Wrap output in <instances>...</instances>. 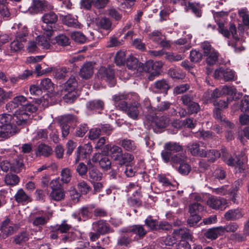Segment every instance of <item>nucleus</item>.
Listing matches in <instances>:
<instances>
[{
	"label": "nucleus",
	"instance_id": "1",
	"mask_svg": "<svg viewBox=\"0 0 249 249\" xmlns=\"http://www.w3.org/2000/svg\"><path fill=\"white\" fill-rule=\"evenodd\" d=\"M41 20V28L44 34L49 37L52 36L54 31V24L58 20L57 15L54 12L50 11L43 15Z\"/></svg>",
	"mask_w": 249,
	"mask_h": 249
},
{
	"label": "nucleus",
	"instance_id": "2",
	"mask_svg": "<svg viewBox=\"0 0 249 249\" xmlns=\"http://www.w3.org/2000/svg\"><path fill=\"white\" fill-rule=\"evenodd\" d=\"M163 65V63L160 61L154 62L153 60H150L144 64H139V69L140 70L142 68L143 71L150 73L148 79L151 81L153 80L155 77L160 74Z\"/></svg>",
	"mask_w": 249,
	"mask_h": 249
},
{
	"label": "nucleus",
	"instance_id": "3",
	"mask_svg": "<svg viewBox=\"0 0 249 249\" xmlns=\"http://www.w3.org/2000/svg\"><path fill=\"white\" fill-rule=\"evenodd\" d=\"M51 192L49 195V198L55 201L63 200L65 198L66 191L63 184L60 182L59 178L53 179L50 182Z\"/></svg>",
	"mask_w": 249,
	"mask_h": 249
},
{
	"label": "nucleus",
	"instance_id": "4",
	"mask_svg": "<svg viewBox=\"0 0 249 249\" xmlns=\"http://www.w3.org/2000/svg\"><path fill=\"white\" fill-rule=\"evenodd\" d=\"M28 35V32L27 27H23L18 29L15 40L11 43L10 45L12 53L18 52L23 48V43L27 41L26 37Z\"/></svg>",
	"mask_w": 249,
	"mask_h": 249
},
{
	"label": "nucleus",
	"instance_id": "5",
	"mask_svg": "<svg viewBox=\"0 0 249 249\" xmlns=\"http://www.w3.org/2000/svg\"><path fill=\"white\" fill-rule=\"evenodd\" d=\"M183 151V147L179 143L170 142L165 143L164 150L161 153V156L165 163L170 161L172 153H177Z\"/></svg>",
	"mask_w": 249,
	"mask_h": 249
},
{
	"label": "nucleus",
	"instance_id": "6",
	"mask_svg": "<svg viewBox=\"0 0 249 249\" xmlns=\"http://www.w3.org/2000/svg\"><path fill=\"white\" fill-rule=\"evenodd\" d=\"M214 77L218 80H223L225 82L235 81L237 78L236 72L230 68L220 67L215 70Z\"/></svg>",
	"mask_w": 249,
	"mask_h": 249
},
{
	"label": "nucleus",
	"instance_id": "7",
	"mask_svg": "<svg viewBox=\"0 0 249 249\" xmlns=\"http://www.w3.org/2000/svg\"><path fill=\"white\" fill-rule=\"evenodd\" d=\"M30 220H32V224L34 226L41 228L46 224L49 218L44 215V212L42 210L37 209L34 210L30 215Z\"/></svg>",
	"mask_w": 249,
	"mask_h": 249
},
{
	"label": "nucleus",
	"instance_id": "8",
	"mask_svg": "<svg viewBox=\"0 0 249 249\" xmlns=\"http://www.w3.org/2000/svg\"><path fill=\"white\" fill-rule=\"evenodd\" d=\"M206 203L210 208L214 210H224L227 206L226 199L213 196L209 197Z\"/></svg>",
	"mask_w": 249,
	"mask_h": 249
},
{
	"label": "nucleus",
	"instance_id": "9",
	"mask_svg": "<svg viewBox=\"0 0 249 249\" xmlns=\"http://www.w3.org/2000/svg\"><path fill=\"white\" fill-rule=\"evenodd\" d=\"M130 95L125 92H119L113 95L112 100L115 106L120 110L127 109V103L126 102L129 99Z\"/></svg>",
	"mask_w": 249,
	"mask_h": 249
},
{
	"label": "nucleus",
	"instance_id": "10",
	"mask_svg": "<svg viewBox=\"0 0 249 249\" xmlns=\"http://www.w3.org/2000/svg\"><path fill=\"white\" fill-rule=\"evenodd\" d=\"M53 6L46 0H34L30 7L33 13H37L42 11L52 9Z\"/></svg>",
	"mask_w": 249,
	"mask_h": 249
},
{
	"label": "nucleus",
	"instance_id": "11",
	"mask_svg": "<svg viewBox=\"0 0 249 249\" xmlns=\"http://www.w3.org/2000/svg\"><path fill=\"white\" fill-rule=\"evenodd\" d=\"M91 161L94 163L99 162L100 167L104 170H108L111 166V162L108 157L100 153L94 154Z\"/></svg>",
	"mask_w": 249,
	"mask_h": 249
},
{
	"label": "nucleus",
	"instance_id": "12",
	"mask_svg": "<svg viewBox=\"0 0 249 249\" xmlns=\"http://www.w3.org/2000/svg\"><path fill=\"white\" fill-rule=\"evenodd\" d=\"M230 30L232 38L235 40L234 42L231 44L232 47L234 49V52L235 53H240L244 50L245 48L242 45V41L237 36L236 27L235 24L233 23L231 24Z\"/></svg>",
	"mask_w": 249,
	"mask_h": 249
},
{
	"label": "nucleus",
	"instance_id": "13",
	"mask_svg": "<svg viewBox=\"0 0 249 249\" xmlns=\"http://www.w3.org/2000/svg\"><path fill=\"white\" fill-rule=\"evenodd\" d=\"M92 229L101 235H105L112 231L109 226L102 220L93 222Z\"/></svg>",
	"mask_w": 249,
	"mask_h": 249
},
{
	"label": "nucleus",
	"instance_id": "14",
	"mask_svg": "<svg viewBox=\"0 0 249 249\" xmlns=\"http://www.w3.org/2000/svg\"><path fill=\"white\" fill-rule=\"evenodd\" d=\"M0 236L1 238L5 239L9 236L14 233L15 230L12 224H10V221L7 219L3 221L0 227Z\"/></svg>",
	"mask_w": 249,
	"mask_h": 249
},
{
	"label": "nucleus",
	"instance_id": "15",
	"mask_svg": "<svg viewBox=\"0 0 249 249\" xmlns=\"http://www.w3.org/2000/svg\"><path fill=\"white\" fill-rule=\"evenodd\" d=\"M122 152L123 150L121 147L116 145L111 146L109 144H107L105 146L103 150V152L108 153L114 160L117 159Z\"/></svg>",
	"mask_w": 249,
	"mask_h": 249
},
{
	"label": "nucleus",
	"instance_id": "16",
	"mask_svg": "<svg viewBox=\"0 0 249 249\" xmlns=\"http://www.w3.org/2000/svg\"><path fill=\"white\" fill-rule=\"evenodd\" d=\"M17 127L15 125L8 124L0 126V137L8 138L17 132Z\"/></svg>",
	"mask_w": 249,
	"mask_h": 249
},
{
	"label": "nucleus",
	"instance_id": "17",
	"mask_svg": "<svg viewBox=\"0 0 249 249\" xmlns=\"http://www.w3.org/2000/svg\"><path fill=\"white\" fill-rule=\"evenodd\" d=\"M244 215L241 209H231L224 214V218L227 221H234L241 218Z\"/></svg>",
	"mask_w": 249,
	"mask_h": 249
},
{
	"label": "nucleus",
	"instance_id": "18",
	"mask_svg": "<svg viewBox=\"0 0 249 249\" xmlns=\"http://www.w3.org/2000/svg\"><path fill=\"white\" fill-rule=\"evenodd\" d=\"M72 119V116L68 115L63 116L60 121L62 135L64 138H66L70 133V125L69 124Z\"/></svg>",
	"mask_w": 249,
	"mask_h": 249
},
{
	"label": "nucleus",
	"instance_id": "19",
	"mask_svg": "<svg viewBox=\"0 0 249 249\" xmlns=\"http://www.w3.org/2000/svg\"><path fill=\"white\" fill-rule=\"evenodd\" d=\"M189 150L193 156L202 157L205 148L203 146V143L195 142L188 146Z\"/></svg>",
	"mask_w": 249,
	"mask_h": 249
},
{
	"label": "nucleus",
	"instance_id": "20",
	"mask_svg": "<svg viewBox=\"0 0 249 249\" xmlns=\"http://www.w3.org/2000/svg\"><path fill=\"white\" fill-rule=\"evenodd\" d=\"M93 73V66L91 62L85 63L80 71V75L82 78H89Z\"/></svg>",
	"mask_w": 249,
	"mask_h": 249
},
{
	"label": "nucleus",
	"instance_id": "21",
	"mask_svg": "<svg viewBox=\"0 0 249 249\" xmlns=\"http://www.w3.org/2000/svg\"><path fill=\"white\" fill-rule=\"evenodd\" d=\"M213 117L218 121L222 123V124L225 127L232 128L234 124L227 120L225 116L222 114L221 109L218 108H215L213 110Z\"/></svg>",
	"mask_w": 249,
	"mask_h": 249
},
{
	"label": "nucleus",
	"instance_id": "22",
	"mask_svg": "<svg viewBox=\"0 0 249 249\" xmlns=\"http://www.w3.org/2000/svg\"><path fill=\"white\" fill-rule=\"evenodd\" d=\"M98 76L107 81H112L114 77V72L111 69L102 67L99 70Z\"/></svg>",
	"mask_w": 249,
	"mask_h": 249
},
{
	"label": "nucleus",
	"instance_id": "23",
	"mask_svg": "<svg viewBox=\"0 0 249 249\" xmlns=\"http://www.w3.org/2000/svg\"><path fill=\"white\" fill-rule=\"evenodd\" d=\"M15 121L18 125H22L26 124L29 119L28 114L24 110H18L14 114Z\"/></svg>",
	"mask_w": 249,
	"mask_h": 249
},
{
	"label": "nucleus",
	"instance_id": "24",
	"mask_svg": "<svg viewBox=\"0 0 249 249\" xmlns=\"http://www.w3.org/2000/svg\"><path fill=\"white\" fill-rule=\"evenodd\" d=\"M221 226L213 227L208 229L204 233V236L207 239L213 240L219 236L223 235Z\"/></svg>",
	"mask_w": 249,
	"mask_h": 249
},
{
	"label": "nucleus",
	"instance_id": "25",
	"mask_svg": "<svg viewBox=\"0 0 249 249\" xmlns=\"http://www.w3.org/2000/svg\"><path fill=\"white\" fill-rule=\"evenodd\" d=\"M15 200L18 203H27L32 201L31 196L28 195L22 189L18 190L15 196Z\"/></svg>",
	"mask_w": 249,
	"mask_h": 249
},
{
	"label": "nucleus",
	"instance_id": "26",
	"mask_svg": "<svg viewBox=\"0 0 249 249\" xmlns=\"http://www.w3.org/2000/svg\"><path fill=\"white\" fill-rule=\"evenodd\" d=\"M140 105L138 103L134 102L130 105L128 107L127 106V109L124 110L127 115L131 118L134 120L137 119L139 114V108Z\"/></svg>",
	"mask_w": 249,
	"mask_h": 249
},
{
	"label": "nucleus",
	"instance_id": "27",
	"mask_svg": "<svg viewBox=\"0 0 249 249\" xmlns=\"http://www.w3.org/2000/svg\"><path fill=\"white\" fill-rule=\"evenodd\" d=\"M93 208L92 206L83 207L79 210V217L78 218L80 221L83 218L84 221L91 218L93 213Z\"/></svg>",
	"mask_w": 249,
	"mask_h": 249
},
{
	"label": "nucleus",
	"instance_id": "28",
	"mask_svg": "<svg viewBox=\"0 0 249 249\" xmlns=\"http://www.w3.org/2000/svg\"><path fill=\"white\" fill-rule=\"evenodd\" d=\"M53 153V149L48 145L45 144H39L36 150V156H44L48 157Z\"/></svg>",
	"mask_w": 249,
	"mask_h": 249
},
{
	"label": "nucleus",
	"instance_id": "29",
	"mask_svg": "<svg viewBox=\"0 0 249 249\" xmlns=\"http://www.w3.org/2000/svg\"><path fill=\"white\" fill-rule=\"evenodd\" d=\"M220 157V153L218 150L215 149L206 150L205 149L202 158H206L208 161L213 162Z\"/></svg>",
	"mask_w": 249,
	"mask_h": 249
},
{
	"label": "nucleus",
	"instance_id": "30",
	"mask_svg": "<svg viewBox=\"0 0 249 249\" xmlns=\"http://www.w3.org/2000/svg\"><path fill=\"white\" fill-rule=\"evenodd\" d=\"M173 235L180 236L181 240H192V235L190 232V230L187 228H180L175 230L173 232Z\"/></svg>",
	"mask_w": 249,
	"mask_h": 249
},
{
	"label": "nucleus",
	"instance_id": "31",
	"mask_svg": "<svg viewBox=\"0 0 249 249\" xmlns=\"http://www.w3.org/2000/svg\"><path fill=\"white\" fill-rule=\"evenodd\" d=\"M134 156L132 154L129 153H123L118 157L117 159L115 160V161L118 162L120 165H123L127 163H130L134 160Z\"/></svg>",
	"mask_w": 249,
	"mask_h": 249
},
{
	"label": "nucleus",
	"instance_id": "32",
	"mask_svg": "<svg viewBox=\"0 0 249 249\" xmlns=\"http://www.w3.org/2000/svg\"><path fill=\"white\" fill-rule=\"evenodd\" d=\"M180 153H178L172 156H171L170 158V161L171 164L173 165L175 164H180L182 162H184L186 161L187 157L185 155V152L181 151Z\"/></svg>",
	"mask_w": 249,
	"mask_h": 249
},
{
	"label": "nucleus",
	"instance_id": "33",
	"mask_svg": "<svg viewBox=\"0 0 249 249\" xmlns=\"http://www.w3.org/2000/svg\"><path fill=\"white\" fill-rule=\"evenodd\" d=\"M60 182L63 184L69 183L71 179L72 174L71 170L69 168H64L62 169L60 173Z\"/></svg>",
	"mask_w": 249,
	"mask_h": 249
},
{
	"label": "nucleus",
	"instance_id": "34",
	"mask_svg": "<svg viewBox=\"0 0 249 249\" xmlns=\"http://www.w3.org/2000/svg\"><path fill=\"white\" fill-rule=\"evenodd\" d=\"M155 88L160 92L167 93L170 86L166 80L161 79L156 81L154 84Z\"/></svg>",
	"mask_w": 249,
	"mask_h": 249
},
{
	"label": "nucleus",
	"instance_id": "35",
	"mask_svg": "<svg viewBox=\"0 0 249 249\" xmlns=\"http://www.w3.org/2000/svg\"><path fill=\"white\" fill-rule=\"evenodd\" d=\"M29 239V233L26 231H23L14 236L13 243L16 245H21Z\"/></svg>",
	"mask_w": 249,
	"mask_h": 249
},
{
	"label": "nucleus",
	"instance_id": "36",
	"mask_svg": "<svg viewBox=\"0 0 249 249\" xmlns=\"http://www.w3.org/2000/svg\"><path fill=\"white\" fill-rule=\"evenodd\" d=\"M78 86V83L73 76H71L68 80L65 83V90L68 92H73Z\"/></svg>",
	"mask_w": 249,
	"mask_h": 249
},
{
	"label": "nucleus",
	"instance_id": "37",
	"mask_svg": "<svg viewBox=\"0 0 249 249\" xmlns=\"http://www.w3.org/2000/svg\"><path fill=\"white\" fill-rule=\"evenodd\" d=\"M102 173L97 168H93L89 171V176L91 182L100 181L102 178Z\"/></svg>",
	"mask_w": 249,
	"mask_h": 249
},
{
	"label": "nucleus",
	"instance_id": "38",
	"mask_svg": "<svg viewBox=\"0 0 249 249\" xmlns=\"http://www.w3.org/2000/svg\"><path fill=\"white\" fill-rule=\"evenodd\" d=\"M4 181L7 185L15 186L18 183L19 178L16 175L8 174L4 178Z\"/></svg>",
	"mask_w": 249,
	"mask_h": 249
},
{
	"label": "nucleus",
	"instance_id": "39",
	"mask_svg": "<svg viewBox=\"0 0 249 249\" xmlns=\"http://www.w3.org/2000/svg\"><path fill=\"white\" fill-rule=\"evenodd\" d=\"M63 23L70 27H79L80 23L78 20L70 15H66L63 19Z\"/></svg>",
	"mask_w": 249,
	"mask_h": 249
},
{
	"label": "nucleus",
	"instance_id": "40",
	"mask_svg": "<svg viewBox=\"0 0 249 249\" xmlns=\"http://www.w3.org/2000/svg\"><path fill=\"white\" fill-rule=\"evenodd\" d=\"M71 228V225L68 224L66 220H64L60 224L55 226L53 229L61 233H65L69 232Z\"/></svg>",
	"mask_w": 249,
	"mask_h": 249
},
{
	"label": "nucleus",
	"instance_id": "41",
	"mask_svg": "<svg viewBox=\"0 0 249 249\" xmlns=\"http://www.w3.org/2000/svg\"><path fill=\"white\" fill-rule=\"evenodd\" d=\"M187 9H190L197 17H200L202 15V11L199 4L196 2H189Z\"/></svg>",
	"mask_w": 249,
	"mask_h": 249
},
{
	"label": "nucleus",
	"instance_id": "42",
	"mask_svg": "<svg viewBox=\"0 0 249 249\" xmlns=\"http://www.w3.org/2000/svg\"><path fill=\"white\" fill-rule=\"evenodd\" d=\"M156 125L159 128H165L169 124V119L166 116L157 117L155 119Z\"/></svg>",
	"mask_w": 249,
	"mask_h": 249
},
{
	"label": "nucleus",
	"instance_id": "43",
	"mask_svg": "<svg viewBox=\"0 0 249 249\" xmlns=\"http://www.w3.org/2000/svg\"><path fill=\"white\" fill-rule=\"evenodd\" d=\"M104 107V103L101 100H94L89 102L88 107L91 110H102Z\"/></svg>",
	"mask_w": 249,
	"mask_h": 249
},
{
	"label": "nucleus",
	"instance_id": "44",
	"mask_svg": "<svg viewBox=\"0 0 249 249\" xmlns=\"http://www.w3.org/2000/svg\"><path fill=\"white\" fill-rule=\"evenodd\" d=\"M48 38L44 36H38L36 40L39 47H41L42 49L47 50L50 49L51 44L50 43V37L47 36Z\"/></svg>",
	"mask_w": 249,
	"mask_h": 249
},
{
	"label": "nucleus",
	"instance_id": "45",
	"mask_svg": "<svg viewBox=\"0 0 249 249\" xmlns=\"http://www.w3.org/2000/svg\"><path fill=\"white\" fill-rule=\"evenodd\" d=\"M115 62L118 66L124 65L126 62L125 52L122 50L118 51L115 55Z\"/></svg>",
	"mask_w": 249,
	"mask_h": 249
},
{
	"label": "nucleus",
	"instance_id": "46",
	"mask_svg": "<svg viewBox=\"0 0 249 249\" xmlns=\"http://www.w3.org/2000/svg\"><path fill=\"white\" fill-rule=\"evenodd\" d=\"M221 228L223 234L226 232H236L239 228V225L236 222H231L224 227L221 226Z\"/></svg>",
	"mask_w": 249,
	"mask_h": 249
},
{
	"label": "nucleus",
	"instance_id": "47",
	"mask_svg": "<svg viewBox=\"0 0 249 249\" xmlns=\"http://www.w3.org/2000/svg\"><path fill=\"white\" fill-rule=\"evenodd\" d=\"M68 71V69L66 67H62L55 70L53 71V75L56 79H63L67 76Z\"/></svg>",
	"mask_w": 249,
	"mask_h": 249
},
{
	"label": "nucleus",
	"instance_id": "48",
	"mask_svg": "<svg viewBox=\"0 0 249 249\" xmlns=\"http://www.w3.org/2000/svg\"><path fill=\"white\" fill-rule=\"evenodd\" d=\"M131 231L132 233L137 234L140 238H142L147 233V231L144 229L143 226L140 225L132 226Z\"/></svg>",
	"mask_w": 249,
	"mask_h": 249
},
{
	"label": "nucleus",
	"instance_id": "49",
	"mask_svg": "<svg viewBox=\"0 0 249 249\" xmlns=\"http://www.w3.org/2000/svg\"><path fill=\"white\" fill-rule=\"evenodd\" d=\"M165 59L170 62H177L184 58V55L177 54L173 53H166Z\"/></svg>",
	"mask_w": 249,
	"mask_h": 249
},
{
	"label": "nucleus",
	"instance_id": "50",
	"mask_svg": "<svg viewBox=\"0 0 249 249\" xmlns=\"http://www.w3.org/2000/svg\"><path fill=\"white\" fill-rule=\"evenodd\" d=\"M122 147L127 151H134L136 149V145L135 142L129 139H124L122 141Z\"/></svg>",
	"mask_w": 249,
	"mask_h": 249
},
{
	"label": "nucleus",
	"instance_id": "51",
	"mask_svg": "<svg viewBox=\"0 0 249 249\" xmlns=\"http://www.w3.org/2000/svg\"><path fill=\"white\" fill-rule=\"evenodd\" d=\"M218 53L216 50H214L208 55H206L205 56H207L206 60V63L210 65H214L218 60Z\"/></svg>",
	"mask_w": 249,
	"mask_h": 249
},
{
	"label": "nucleus",
	"instance_id": "52",
	"mask_svg": "<svg viewBox=\"0 0 249 249\" xmlns=\"http://www.w3.org/2000/svg\"><path fill=\"white\" fill-rule=\"evenodd\" d=\"M98 26L101 29L106 30H110L111 29L112 22L109 18H104L100 20L98 23Z\"/></svg>",
	"mask_w": 249,
	"mask_h": 249
},
{
	"label": "nucleus",
	"instance_id": "53",
	"mask_svg": "<svg viewBox=\"0 0 249 249\" xmlns=\"http://www.w3.org/2000/svg\"><path fill=\"white\" fill-rule=\"evenodd\" d=\"M187 113L189 115L196 114L200 110V107L199 104L196 102H193L186 107Z\"/></svg>",
	"mask_w": 249,
	"mask_h": 249
},
{
	"label": "nucleus",
	"instance_id": "54",
	"mask_svg": "<svg viewBox=\"0 0 249 249\" xmlns=\"http://www.w3.org/2000/svg\"><path fill=\"white\" fill-rule=\"evenodd\" d=\"M204 207L199 203H194L189 206V212L191 214H198L203 211Z\"/></svg>",
	"mask_w": 249,
	"mask_h": 249
},
{
	"label": "nucleus",
	"instance_id": "55",
	"mask_svg": "<svg viewBox=\"0 0 249 249\" xmlns=\"http://www.w3.org/2000/svg\"><path fill=\"white\" fill-rule=\"evenodd\" d=\"M71 38L75 41L80 43H84L86 41V37L82 33L80 32H74L71 34Z\"/></svg>",
	"mask_w": 249,
	"mask_h": 249
},
{
	"label": "nucleus",
	"instance_id": "56",
	"mask_svg": "<svg viewBox=\"0 0 249 249\" xmlns=\"http://www.w3.org/2000/svg\"><path fill=\"white\" fill-rule=\"evenodd\" d=\"M77 188L82 194H87L91 190L90 186L85 181L81 180L77 184Z\"/></svg>",
	"mask_w": 249,
	"mask_h": 249
},
{
	"label": "nucleus",
	"instance_id": "57",
	"mask_svg": "<svg viewBox=\"0 0 249 249\" xmlns=\"http://www.w3.org/2000/svg\"><path fill=\"white\" fill-rule=\"evenodd\" d=\"M108 15L116 21H119L122 18V14L117 9L114 7H110L107 10Z\"/></svg>",
	"mask_w": 249,
	"mask_h": 249
},
{
	"label": "nucleus",
	"instance_id": "58",
	"mask_svg": "<svg viewBox=\"0 0 249 249\" xmlns=\"http://www.w3.org/2000/svg\"><path fill=\"white\" fill-rule=\"evenodd\" d=\"M202 58V53L198 51L192 50L190 52V58L191 61L195 63L199 62Z\"/></svg>",
	"mask_w": 249,
	"mask_h": 249
},
{
	"label": "nucleus",
	"instance_id": "59",
	"mask_svg": "<svg viewBox=\"0 0 249 249\" xmlns=\"http://www.w3.org/2000/svg\"><path fill=\"white\" fill-rule=\"evenodd\" d=\"M217 25L219 33L221 34L225 37L229 38L231 34L230 30H228V29L225 27V25L223 22H219L217 23Z\"/></svg>",
	"mask_w": 249,
	"mask_h": 249
},
{
	"label": "nucleus",
	"instance_id": "60",
	"mask_svg": "<svg viewBox=\"0 0 249 249\" xmlns=\"http://www.w3.org/2000/svg\"><path fill=\"white\" fill-rule=\"evenodd\" d=\"M126 66L129 69H135L139 67L138 59L133 57H129L126 61Z\"/></svg>",
	"mask_w": 249,
	"mask_h": 249
},
{
	"label": "nucleus",
	"instance_id": "61",
	"mask_svg": "<svg viewBox=\"0 0 249 249\" xmlns=\"http://www.w3.org/2000/svg\"><path fill=\"white\" fill-rule=\"evenodd\" d=\"M144 222L145 225L151 230H158V221L157 220L152 219L151 216H149L145 220Z\"/></svg>",
	"mask_w": 249,
	"mask_h": 249
},
{
	"label": "nucleus",
	"instance_id": "62",
	"mask_svg": "<svg viewBox=\"0 0 249 249\" xmlns=\"http://www.w3.org/2000/svg\"><path fill=\"white\" fill-rule=\"evenodd\" d=\"M180 100L183 105L186 107L194 102V97L191 94H186L181 97Z\"/></svg>",
	"mask_w": 249,
	"mask_h": 249
},
{
	"label": "nucleus",
	"instance_id": "63",
	"mask_svg": "<svg viewBox=\"0 0 249 249\" xmlns=\"http://www.w3.org/2000/svg\"><path fill=\"white\" fill-rule=\"evenodd\" d=\"M239 15L242 18L244 24L249 26V15L246 9H242L239 10Z\"/></svg>",
	"mask_w": 249,
	"mask_h": 249
},
{
	"label": "nucleus",
	"instance_id": "64",
	"mask_svg": "<svg viewBox=\"0 0 249 249\" xmlns=\"http://www.w3.org/2000/svg\"><path fill=\"white\" fill-rule=\"evenodd\" d=\"M40 86L42 90H49L53 88V84L50 79L45 78L41 81Z\"/></svg>",
	"mask_w": 249,
	"mask_h": 249
}]
</instances>
